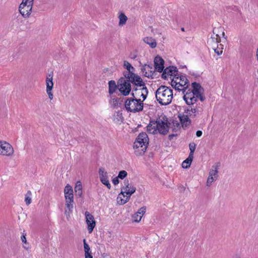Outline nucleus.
Returning <instances> with one entry per match:
<instances>
[{
  "instance_id": "obj_2",
  "label": "nucleus",
  "mask_w": 258,
  "mask_h": 258,
  "mask_svg": "<svg viewBox=\"0 0 258 258\" xmlns=\"http://www.w3.org/2000/svg\"><path fill=\"white\" fill-rule=\"evenodd\" d=\"M147 128L150 134H156L159 133L165 135L169 131V123L166 118H159L156 121H151Z\"/></svg>"
},
{
  "instance_id": "obj_11",
  "label": "nucleus",
  "mask_w": 258,
  "mask_h": 258,
  "mask_svg": "<svg viewBox=\"0 0 258 258\" xmlns=\"http://www.w3.org/2000/svg\"><path fill=\"white\" fill-rule=\"evenodd\" d=\"M131 81L124 78H120L117 81V89L124 95H128L132 90Z\"/></svg>"
},
{
  "instance_id": "obj_15",
  "label": "nucleus",
  "mask_w": 258,
  "mask_h": 258,
  "mask_svg": "<svg viewBox=\"0 0 258 258\" xmlns=\"http://www.w3.org/2000/svg\"><path fill=\"white\" fill-rule=\"evenodd\" d=\"M99 179L101 182L106 186L108 189H110L111 187L109 182L110 175L109 173L103 168H100L98 171Z\"/></svg>"
},
{
  "instance_id": "obj_38",
  "label": "nucleus",
  "mask_w": 258,
  "mask_h": 258,
  "mask_svg": "<svg viewBox=\"0 0 258 258\" xmlns=\"http://www.w3.org/2000/svg\"><path fill=\"white\" fill-rule=\"evenodd\" d=\"M119 178L117 176H116L112 180V183L114 185H116L119 183Z\"/></svg>"
},
{
  "instance_id": "obj_13",
  "label": "nucleus",
  "mask_w": 258,
  "mask_h": 258,
  "mask_svg": "<svg viewBox=\"0 0 258 258\" xmlns=\"http://www.w3.org/2000/svg\"><path fill=\"white\" fill-rule=\"evenodd\" d=\"M123 67L126 70V71L123 72L124 77L128 79L129 81H133L137 79H139L141 77L135 74V68L131 65V64L127 61L123 62Z\"/></svg>"
},
{
  "instance_id": "obj_3",
  "label": "nucleus",
  "mask_w": 258,
  "mask_h": 258,
  "mask_svg": "<svg viewBox=\"0 0 258 258\" xmlns=\"http://www.w3.org/2000/svg\"><path fill=\"white\" fill-rule=\"evenodd\" d=\"M155 95L158 103L162 105L169 104L173 97L172 90L165 86H161L158 88Z\"/></svg>"
},
{
  "instance_id": "obj_8",
  "label": "nucleus",
  "mask_w": 258,
  "mask_h": 258,
  "mask_svg": "<svg viewBox=\"0 0 258 258\" xmlns=\"http://www.w3.org/2000/svg\"><path fill=\"white\" fill-rule=\"evenodd\" d=\"M65 198V212L66 216L69 217L74 207V194L72 187L67 184L64 189Z\"/></svg>"
},
{
  "instance_id": "obj_26",
  "label": "nucleus",
  "mask_w": 258,
  "mask_h": 258,
  "mask_svg": "<svg viewBox=\"0 0 258 258\" xmlns=\"http://www.w3.org/2000/svg\"><path fill=\"white\" fill-rule=\"evenodd\" d=\"M144 41L152 48H155L157 46L156 40L152 37H145L144 39Z\"/></svg>"
},
{
  "instance_id": "obj_14",
  "label": "nucleus",
  "mask_w": 258,
  "mask_h": 258,
  "mask_svg": "<svg viewBox=\"0 0 258 258\" xmlns=\"http://www.w3.org/2000/svg\"><path fill=\"white\" fill-rule=\"evenodd\" d=\"M219 165L218 163L213 165L210 169L209 175L206 181V185L210 186L218 177V170Z\"/></svg>"
},
{
  "instance_id": "obj_4",
  "label": "nucleus",
  "mask_w": 258,
  "mask_h": 258,
  "mask_svg": "<svg viewBox=\"0 0 258 258\" xmlns=\"http://www.w3.org/2000/svg\"><path fill=\"white\" fill-rule=\"evenodd\" d=\"M149 144V138L145 133H140L137 137L133 145L134 153L137 156L144 154Z\"/></svg>"
},
{
  "instance_id": "obj_25",
  "label": "nucleus",
  "mask_w": 258,
  "mask_h": 258,
  "mask_svg": "<svg viewBox=\"0 0 258 258\" xmlns=\"http://www.w3.org/2000/svg\"><path fill=\"white\" fill-rule=\"evenodd\" d=\"M117 89V84L113 80H111L108 82V92L110 94H112L115 92Z\"/></svg>"
},
{
  "instance_id": "obj_19",
  "label": "nucleus",
  "mask_w": 258,
  "mask_h": 258,
  "mask_svg": "<svg viewBox=\"0 0 258 258\" xmlns=\"http://www.w3.org/2000/svg\"><path fill=\"white\" fill-rule=\"evenodd\" d=\"M177 75L176 68L173 66H169L164 70L162 74V77L164 79H167L170 77L171 79L172 77H173Z\"/></svg>"
},
{
  "instance_id": "obj_5",
  "label": "nucleus",
  "mask_w": 258,
  "mask_h": 258,
  "mask_svg": "<svg viewBox=\"0 0 258 258\" xmlns=\"http://www.w3.org/2000/svg\"><path fill=\"white\" fill-rule=\"evenodd\" d=\"M131 83L134 85L132 93V96L144 101L147 98L148 91L142 79L140 77L137 79V81L135 80L131 81Z\"/></svg>"
},
{
  "instance_id": "obj_16",
  "label": "nucleus",
  "mask_w": 258,
  "mask_h": 258,
  "mask_svg": "<svg viewBox=\"0 0 258 258\" xmlns=\"http://www.w3.org/2000/svg\"><path fill=\"white\" fill-rule=\"evenodd\" d=\"M46 92L48 95V98L50 100L53 99V94L52 93V89L53 87V76L52 74H48L46 76Z\"/></svg>"
},
{
  "instance_id": "obj_27",
  "label": "nucleus",
  "mask_w": 258,
  "mask_h": 258,
  "mask_svg": "<svg viewBox=\"0 0 258 258\" xmlns=\"http://www.w3.org/2000/svg\"><path fill=\"white\" fill-rule=\"evenodd\" d=\"M75 191L76 193V195L79 197H81L82 195V185L80 181H77L75 187Z\"/></svg>"
},
{
  "instance_id": "obj_31",
  "label": "nucleus",
  "mask_w": 258,
  "mask_h": 258,
  "mask_svg": "<svg viewBox=\"0 0 258 258\" xmlns=\"http://www.w3.org/2000/svg\"><path fill=\"white\" fill-rule=\"evenodd\" d=\"M113 120L117 123L122 122L123 120L122 113L118 111L115 112L113 115Z\"/></svg>"
},
{
  "instance_id": "obj_17",
  "label": "nucleus",
  "mask_w": 258,
  "mask_h": 258,
  "mask_svg": "<svg viewBox=\"0 0 258 258\" xmlns=\"http://www.w3.org/2000/svg\"><path fill=\"white\" fill-rule=\"evenodd\" d=\"M85 216L87 230L90 234L92 233L96 225V221L94 216L88 211L85 212Z\"/></svg>"
},
{
  "instance_id": "obj_35",
  "label": "nucleus",
  "mask_w": 258,
  "mask_h": 258,
  "mask_svg": "<svg viewBox=\"0 0 258 258\" xmlns=\"http://www.w3.org/2000/svg\"><path fill=\"white\" fill-rule=\"evenodd\" d=\"M190 153L189 156L193 157L194 153L196 150V145L194 143H190L189 145Z\"/></svg>"
},
{
  "instance_id": "obj_18",
  "label": "nucleus",
  "mask_w": 258,
  "mask_h": 258,
  "mask_svg": "<svg viewBox=\"0 0 258 258\" xmlns=\"http://www.w3.org/2000/svg\"><path fill=\"white\" fill-rule=\"evenodd\" d=\"M121 190L131 197L136 191V188L128 180H126L124 181V185L121 187Z\"/></svg>"
},
{
  "instance_id": "obj_1",
  "label": "nucleus",
  "mask_w": 258,
  "mask_h": 258,
  "mask_svg": "<svg viewBox=\"0 0 258 258\" xmlns=\"http://www.w3.org/2000/svg\"><path fill=\"white\" fill-rule=\"evenodd\" d=\"M184 94L183 99L187 105L194 104L199 98L202 101L205 99L203 95V89L201 85L196 82L191 84V90H185L183 92Z\"/></svg>"
},
{
  "instance_id": "obj_9",
  "label": "nucleus",
  "mask_w": 258,
  "mask_h": 258,
  "mask_svg": "<svg viewBox=\"0 0 258 258\" xmlns=\"http://www.w3.org/2000/svg\"><path fill=\"white\" fill-rule=\"evenodd\" d=\"M188 83V80L185 76L177 74L171 79V85L176 90L185 92L187 89Z\"/></svg>"
},
{
  "instance_id": "obj_42",
  "label": "nucleus",
  "mask_w": 258,
  "mask_h": 258,
  "mask_svg": "<svg viewBox=\"0 0 258 258\" xmlns=\"http://www.w3.org/2000/svg\"><path fill=\"white\" fill-rule=\"evenodd\" d=\"M145 75L146 77H149V76H150V75H149V74L147 75V73H146L145 74Z\"/></svg>"
},
{
  "instance_id": "obj_40",
  "label": "nucleus",
  "mask_w": 258,
  "mask_h": 258,
  "mask_svg": "<svg viewBox=\"0 0 258 258\" xmlns=\"http://www.w3.org/2000/svg\"><path fill=\"white\" fill-rule=\"evenodd\" d=\"M85 258H93L92 253L85 254Z\"/></svg>"
},
{
  "instance_id": "obj_12",
  "label": "nucleus",
  "mask_w": 258,
  "mask_h": 258,
  "mask_svg": "<svg viewBox=\"0 0 258 258\" xmlns=\"http://www.w3.org/2000/svg\"><path fill=\"white\" fill-rule=\"evenodd\" d=\"M15 153L13 146L9 142L0 140V155L12 157Z\"/></svg>"
},
{
  "instance_id": "obj_20",
  "label": "nucleus",
  "mask_w": 258,
  "mask_h": 258,
  "mask_svg": "<svg viewBox=\"0 0 258 258\" xmlns=\"http://www.w3.org/2000/svg\"><path fill=\"white\" fill-rule=\"evenodd\" d=\"M33 6L21 4L19 6V12L24 18H28L32 13Z\"/></svg>"
},
{
  "instance_id": "obj_41",
  "label": "nucleus",
  "mask_w": 258,
  "mask_h": 258,
  "mask_svg": "<svg viewBox=\"0 0 258 258\" xmlns=\"http://www.w3.org/2000/svg\"><path fill=\"white\" fill-rule=\"evenodd\" d=\"M149 68V66L145 65L144 68L142 69L143 73H144V70H146Z\"/></svg>"
},
{
  "instance_id": "obj_22",
  "label": "nucleus",
  "mask_w": 258,
  "mask_h": 258,
  "mask_svg": "<svg viewBox=\"0 0 258 258\" xmlns=\"http://www.w3.org/2000/svg\"><path fill=\"white\" fill-rule=\"evenodd\" d=\"M154 65L156 70L161 72L164 68V60L160 56H156L154 59Z\"/></svg>"
},
{
  "instance_id": "obj_7",
  "label": "nucleus",
  "mask_w": 258,
  "mask_h": 258,
  "mask_svg": "<svg viewBox=\"0 0 258 258\" xmlns=\"http://www.w3.org/2000/svg\"><path fill=\"white\" fill-rule=\"evenodd\" d=\"M227 37L225 36L224 29L223 27L215 28L213 31V34L208 40V44L211 48L215 47L217 44L221 42H225Z\"/></svg>"
},
{
  "instance_id": "obj_10",
  "label": "nucleus",
  "mask_w": 258,
  "mask_h": 258,
  "mask_svg": "<svg viewBox=\"0 0 258 258\" xmlns=\"http://www.w3.org/2000/svg\"><path fill=\"white\" fill-rule=\"evenodd\" d=\"M126 109L132 112L141 111L143 109V101L140 99L130 98L126 100L124 103Z\"/></svg>"
},
{
  "instance_id": "obj_30",
  "label": "nucleus",
  "mask_w": 258,
  "mask_h": 258,
  "mask_svg": "<svg viewBox=\"0 0 258 258\" xmlns=\"http://www.w3.org/2000/svg\"><path fill=\"white\" fill-rule=\"evenodd\" d=\"M193 157L188 156V158L185 159L182 163V167L183 168H188L190 167Z\"/></svg>"
},
{
  "instance_id": "obj_34",
  "label": "nucleus",
  "mask_w": 258,
  "mask_h": 258,
  "mask_svg": "<svg viewBox=\"0 0 258 258\" xmlns=\"http://www.w3.org/2000/svg\"><path fill=\"white\" fill-rule=\"evenodd\" d=\"M83 243L85 254L92 253L89 244L87 243L85 239L83 240Z\"/></svg>"
},
{
  "instance_id": "obj_32",
  "label": "nucleus",
  "mask_w": 258,
  "mask_h": 258,
  "mask_svg": "<svg viewBox=\"0 0 258 258\" xmlns=\"http://www.w3.org/2000/svg\"><path fill=\"white\" fill-rule=\"evenodd\" d=\"M109 103L111 107L113 108L117 107L119 106L118 99L116 97H111Z\"/></svg>"
},
{
  "instance_id": "obj_28",
  "label": "nucleus",
  "mask_w": 258,
  "mask_h": 258,
  "mask_svg": "<svg viewBox=\"0 0 258 258\" xmlns=\"http://www.w3.org/2000/svg\"><path fill=\"white\" fill-rule=\"evenodd\" d=\"M21 239L22 242H23L22 246L23 247L27 250H28L30 248V245L28 242L27 241V239L26 238V235L24 234H23V235L21 236Z\"/></svg>"
},
{
  "instance_id": "obj_24",
  "label": "nucleus",
  "mask_w": 258,
  "mask_h": 258,
  "mask_svg": "<svg viewBox=\"0 0 258 258\" xmlns=\"http://www.w3.org/2000/svg\"><path fill=\"white\" fill-rule=\"evenodd\" d=\"M118 18L119 20L118 22V26L120 27H122L124 26L128 20V18L124 14V13L122 12H119L118 14Z\"/></svg>"
},
{
  "instance_id": "obj_37",
  "label": "nucleus",
  "mask_w": 258,
  "mask_h": 258,
  "mask_svg": "<svg viewBox=\"0 0 258 258\" xmlns=\"http://www.w3.org/2000/svg\"><path fill=\"white\" fill-rule=\"evenodd\" d=\"M34 0H23L21 4L33 6Z\"/></svg>"
},
{
  "instance_id": "obj_36",
  "label": "nucleus",
  "mask_w": 258,
  "mask_h": 258,
  "mask_svg": "<svg viewBox=\"0 0 258 258\" xmlns=\"http://www.w3.org/2000/svg\"><path fill=\"white\" fill-rule=\"evenodd\" d=\"M127 175V173L125 170H121L119 172L117 177L121 179H123L125 177H126Z\"/></svg>"
},
{
  "instance_id": "obj_43",
  "label": "nucleus",
  "mask_w": 258,
  "mask_h": 258,
  "mask_svg": "<svg viewBox=\"0 0 258 258\" xmlns=\"http://www.w3.org/2000/svg\"><path fill=\"white\" fill-rule=\"evenodd\" d=\"M257 73H258V69H257Z\"/></svg>"
},
{
  "instance_id": "obj_39",
  "label": "nucleus",
  "mask_w": 258,
  "mask_h": 258,
  "mask_svg": "<svg viewBox=\"0 0 258 258\" xmlns=\"http://www.w3.org/2000/svg\"><path fill=\"white\" fill-rule=\"evenodd\" d=\"M202 135V132L201 131H198L196 133V136L198 137H200Z\"/></svg>"
},
{
  "instance_id": "obj_29",
  "label": "nucleus",
  "mask_w": 258,
  "mask_h": 258,
  "mask_svg": "<svg viewBox=\"0 0 258 258\" xmlns=\"http://www.w3.org/2000/svg\"><path fill=\"white\" fill-rule=\"evenodd\" d=\"M218 55L222 54L223 53L224 45L221 43L217 44L215 47L212 48Z\"/></svg>"
},
{
  "instance_id": "obj_23",
  "label": "nucleus",
  "mask_w": 258,
  "mask_h": 258,
  "mask_svg": "<svg viewBox=\"0 0 258 258\" xmlns=\"http://www.w3.org/2000/svg\"><path fill=\"white\" fill-rule=\"evenodd\" d=\"M130 198L131 197L130 196L121 190L117 197V203L119 205H124L129 201Z\"/></svg>"
},
{
  "instance_id": "obj_6",
  "label": "nucleus",
  "mask_w": 258,
  "mask_h": 258,
  "mask_svg": "<svg viewBox=\"0 0 258 258\" xmlns=\"http://www.w3.org/2000/svg\"><path fill=\"white\" fill-rule=\"evenodd\" d=\"M198 113V110L191 106L184 108L183 111L179 113L178 115L182 126L186 127L189 126L191 123V119L195 117Z\"/></svg>"
},
{
  "instance_id": "obj_21",
  "label": "nucleus",
  "mask_w": 258,
  "mask_h": 258,
  "mask_svg": "<svg viewBox=\"0 0 258 258\" xmlns=\"http://www.w3.org/2000/svg\"><path fill=\"white\" fill-rule=\"evenodd\" d=\"M146 212V208L145 207H143L139 209L138 211L132 216L133 222L137 223L140 222Z\"/></svg>"
},
{
  "instance_id": "obj_33",
  "label": "nucleus",
  "mask_w": 258,
  "mask_h": 258,
  "mask_svg": "<svg viewBox=\"0 0 258 258\" xmlns=\"http://www.w3.org/2000/svg\"><path fill=\"white\" fill-rule=\"evenodd\" d=\"M32 192L29 190L25 195V202L26 205H29L31 203Z\"/></svg>"
}]
</instances>
